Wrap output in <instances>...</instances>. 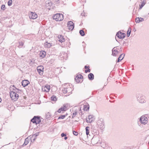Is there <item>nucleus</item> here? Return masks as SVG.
Returning a JSON list of instances; mask_svg holds the SVG:
<instances>
[{
  "label": "nucleus",
  "mask_w": 149,
  "mask_h": 149,
  "mask_svg": "<svg viewBox=\"0 0 149 149\" xmlns=\"http://www.w3.org/2000/svg\"><path fill=\"white\" fill-rule=\"evenodd\" d=\"M86 122L88 123H91L93 122V120H87V119H86Z\"/></svg>",
  "instance_id": "obj_46"
},
{
  "label": "nucleus",
  "mask_w": 149,
  "mask_h": 149,
  "mask_svg": "<svg viewBox=\"0 0 149 149\" xmlns=\"http://www.w3.org/2000/svg\"><path fill=\"white\" fill-rule=\"evenodd\" d=\"M13 3L12 0H9L8 2V4L9 6H10L12 5Z\"/></svg>",
  "instance_id": "obj_36"
},
{
  "label": "nucleus",
  "mask_w": 149,
  "mask_h": 149,
  "mask_svg": "<svg viewBox=\"0 0 149 149\" xmlns=\"http://www.w3.org/2000/svg\"><path fill=\"white\" fill-rule=\"evenodd\" d=\"M61 107L63 108V109L64 110V111H65L66 110V109L67 108V107L66 106L65 104H64L63 106Z\"/></svg>",
  "instance_id": "obj_41"
},
{
  "label": "nucleus",
  "mask_w": 149,
  "mask_h": 149,
  "mask_svg": "<svg viewBox=\"0 0 149 149\" xmlns=\"http://www.w3.org/2000/svg\"><path fill=\"white\" fill-rule=\"evenodd\" d=\"M116 41L117 42H118V40L116 39Z\"/></svg>",
  "instance_id": "obj_63"
},
{
  "label": "nucleus",
  "mask_w": 149,
  "mask_h": 149,
  "mask_svg": "<svg viewBox=\"0 0 149 149\" xmlns=\"http://www.w3.org/2000/svg\"><path fill=\"white\" fill-rule=\"evenodd\" d=\"M57 98L56 96L53 95L51 97V100L52 101H56L57 100Z\"/></svg>",
  "instance_id": "obj_23"
},
{
  "label": "nucleus",
  "mask_w": 149,
  "mask_h": 149,
  "mask_svg": "<svg viewBox=\"0 0 149 149\" xmlns=\"http://www.w3.org/2000/svg\"><path fill=\"white\" fill-rule=\"evenodd\" d=\"M141 1L142 2H145V0H141Z\"/></svg>",
  "instance_id": "obj_59"
},
{
  "label": "nucleus",
  "mask_w": 149,
  "mask_h": 149,
  "mask_svg": "<svg viewBox=\"0 0 149 149\" xmlns=\"http://www.w3.org/2000/svg\"><path fill=\"white\" fill-rule=\"evenodd\" d=\"M92 133L93 134H94V135H98L99 134L98 131L96 129H93L92 130Z\"/></svg>",
  "instance_id": "obj_20"
},
{
  "label": "nucleus",
  "mask_w": 149,
  "mask_h": 149,
  "mask_svg": "<svg viewBox=\"0 0 149 149\" xmlns=\"http://www.w3.org/2000/svg\"><path fill=\"white\" fill-rule=\"evenodd\" d=\"M125 54H122L119 56L117 59L116 61V63H118L120 61L124 58Z\"/></svg>",
  "instance_id": "obj_12"
},
{
  "label": "nucleus",
  "mask_w": 149,
  "mask_h": 149,
  "mask_svg": "<svg viewBox=\"0 0 149 149\" xmlns=\"http://www.w3.org/2000/svg\"><path fill=\"white\" fill-rule=\"evenodd\" d=\"M6 8L5 5L4 4H3L1 6V9L4 11L5 10Z\"/></svg>",
  "instance_id": "obj_38"
},
{
  "label": "nucleus",
  "mask_w": 149,
  "mask_h": 149,
  "mask_svg": "<svg viewBox=\"0 0 149 149\" xmlns=\"http://www.w3.org/2000/svg\"><path fill=\"white\" fill-rule=\"evenodd\" d=\"M131 29L130 27H129L127 31V37H129L130 36V34L131 33Z\"/></svg>",
  "instance_id": "obj_24"
},
{
  "label": "nucleus",
  "mask_w": 149,
  "mask_h": 149,
  "mask_svg": "<svg viewBox=\"0 0 149 149\" xmlns=\"http://www.w3.org/2000/svg\"><path fill=\"white\" fill-rule=\"evenodd\" d=\"M40 132H36L33 135L32 137H33V136H35L34 138L33 139V141H34L36 140V137L39 135V134L40 133Z\"/></svg>",
  "instance_id": "obj_21"
},
{
  "label": "nucleus",
  "mask_w": 149,
  "mask_h": 149,
  "mask_svg": "<svg viewBox=\"0 0 149 149\" xmlns=\"http://www.w3.org/2000/svg\"><path fill=\"white\" fill-rule=\"evenodd\" d=\"M81 15L85 16V13H81Z\"/></svg>",
  "instance_id": "obj_53"
},
{
  "label": "nucleus",
  "mask_w": 149,
  "mask_h": 149,
  "mask_svg": "<svg viewBox=\"0 0 149 149\" xmlns=\"http://www.w3.org/2000/svg\"><path fill=\"white\" fill-rule=\"evenodd\" d=\"M79 111L80 112V113H80V114H81L82 115V112L81 111V108H80V109H79Z\"/></svg>",
  "instance_id": "obj_52"
},
{
  "label": "nucleus",
  "mask_w": 149,
  "mask_h": 149,
  "mask_svg": "<svg viewBox=\"0 0 149 149\" xmlns=\"http://www.w3.org/2000/svg\"><path fill=\"white\" fill-rule=\"evenodd\" d=\"M67 139H68V137L66 136H64V139L65 140H66Z\"/></svg>",
  "instance_id": "obj_56"
},
{
  "label": "nucleus",
  "mask_w": 149,
  "mask_h": 149,
  "mask_svg": "<svg viewBox=\"0 0 149 149\" xmlns=\"http://www.w3.org/2000/svg\"><path fill=\"white\" fill-rule=\"evenodd\" d=\"M33 137H31L30 138V140H31V142L33 143L34 141H33Z\"/></svg>",
  "instance_id": "obj_48"
},
{
  "label": "nucleus",
  "mask_w": 149,
  "mask_h": 149,
  "mask_svg": "<svg viewBox=\"0 0 149 149\" xmlns=\"http://www.w3.org/2000/svg\"><path fill=\"white\" fill-rule=\"evenodd\" d=\"M91 71V70L89 68L87 70H85V73H87V72H89Z\"/></svg>",
  "instance_id": "obj_45"
},
{
  "label": "nucleus",
  "mask_w": 149,
  "mask_h": 149,
  "mask_svg": "<svg viewBox=\"0 0 149 149\" xmlns=\"http://www.w3.org/2000/svg\"><path fill=\"white\" fill-rule=\"evenodd\" d=\"M29 16L30 19H35L38 17V15L35 12H31Z\"/></svg>",
  "instance_id": "obj_8"
},
{
  "label": "nucleus",
  "mask_w": 149,
  "mask_h": 149,
  "mask_svg": "<svg viewBox=\"0 0 149 149\" xmlns=\"http://www.w3.org/2000/svg\"><path fill=\"white\" fill-rule=\"evenodd\" d=\"M146 2H142L141 3V4L139 5V9H141L145 5V4H146Z\"/></svg>",
  "instance_id": "obj_28"
},
{
  "label": "nucleus",
  "mask_w": 149,
  "mask_h": 149,
  "mask_svg": "<svg viewBox=\"0 0 149 149\" xmlns=\"http://www.w3.org/2000/svg\"><path fill=\"white\" fill-rule=\"evenodd\" d=\"M122 51V47H120V51H118L119 53H121Z\"/></svg>",
  "instance_id": "obj_50"
},
{
  "label": "nucleus",
  "mask_w": 149,
  "mask_h": 149,
  "mask_svg": "<svg viewBox=\"0 0 149 149\" xmlns=\"http://www.w3.org/2000/svg\"><path fill=\"white\" fill-rule=\"evenodd\" d=\"M86 135L88 136L89 134L90 127L88 126H86L85 128Z\"/></svg>",
  "instance_id": "obj_22"
},
{
  "label": "nucleus",
  "mask_w": 149,
  "mask_h": 149,
  "mask_svg": "<svg viewBox=\"0 0 149 149\" xmlns=\"http://www.w3.org/2000/svg\"><path fill=\"white\" fill-rule=\"evenodd\" d=\"M44 68L42 65H40L37 67V69L38 72L40 75H42Z\"/></svg>",
  "instance_id": "obj_9"
},
{
  "label": "nucleus",
  "mask_w": 149,
  "mask_h": 149,
  "mask_svg": "<svg viewBox=\"0 0 149 149\" xmlns=\"http://www.w3.org/2000/svg\"><path fill=\"white\" fill-rule=\"evenodd\" d=\"M91 129L92 130H93V129H95V127L94 126H92L91 128Z\"/></svg>",
  "instance_id": "obj_54"
},
{
  "label": "nucleus",
  "mask_w": 149,
  "mask_h": 149,
  "mask_svg": "<svg viewBox=\"0 0 149 149\" xmlns=\"http://www.w3.org/2000/svg\"><path fill=\"white\" fill-rule=\"evenodd\" d=\"M29 139H28V137H27L26 138L25 140L24 141V145H27L28 143H29Z\"/></svg>",
  "instance_id": "obj_32"
},
{
  "label": "nucleus",
  "mask_w": 149,
  "mask_h": 149,
  "mask_svg": "<svg viewBox=\"0 0 149 149\" xmlns=\"http://www.w3.org/2000/svg\"><path fill=\"white\" fill-rule=\"evenodd\" d=\"M52 18L56 21H60L63 19V15L61 13H56L53 16Z\"/></svg>",
  "instance_id": "obj_2"
},
{
  "label": "nucleus",
  "mask_w": 149,
  "mask_h": 149,
  "mask_svg": "<svg viewBox=\"0 0 149 149\" xmlns=\"http://www.w3.org/2000/svg\"><path fill=\"white\" fill-rule=\"evenodd\" d=\"M75 121V122H77V120H75V121Z\"/></svg>",
  "instance_id": "obj_64"
},
{
  "label": "nucleus",
  "mask_w": 149,
  "mask_h": 149,
  "mask_svg": "<svg viewBox=\"0 0 149 149\" xmlns=\"http://www.w3.org/2000/svg\"><path fill=\"white\" fill-rule=\"evenodd\" d=\"M46 54V52L45 51H41L40 53V56L42 58H44Z\"/></svg>",
  "instance_id": "obj_15"
},
{
  "label": "nucleus",
  "mask_w": 149,
  "mask_h": 149,
  "mask_svg": "<svg viewBox=\"0 0 149 149\" xmlns=\"http://www.w3.org/2000/svg\"><path fill=\"white\" fill-rule=\"evenodd\" d=\"M58 39H59V40H58V41L61 42H63L65 41V39L64 36L61 35H60L59 36H58Z\"/></svg>",
  "instance_id": "obj_18"
},
{
  "label": "nucleus",
  "mask_w": 149,
  "mask_h": 149,
  "mask_svg": "<svg viewBox=\"0 0 149 149\" xmlns=\"http://www.w3.org/2000/svg\"><path fill=\"white\" fill-rule=\"evenodd\" d=\"M144 20L143 18L141 17H137L135 19V22L137 23H139L143 21Z\"/></svg>",
  "instance_id": "obj_16"
},
{
  "label": "nucleus",
  "mask_w": 149,
  "mask_h": 149,
  "mask_svg": "<svg viewBox=\"0 0 149 149\" xmlns=\"http://www.w3.org/2000/svg\"><path fill=\"white\" fill-rule=\"evenodd\" d=\"M10 95L12 100L14 101H16L19 98L18 95L15 92L10 91Z\"/></svg>",
  "instance_id": "obj_3"
},
{
  "label": "nucleus",
  "mask_w": 149,
  "mask_h": 149,
  "mask_svg": "<svg viewBox=\"0 0 149 149\" xmlns=\"http://www.w3.org/2000/svg\"><path fill=\"white\" fill-rule=\"evenodd\" d=\"M26 145H24V143L22 145V146H25Z\"/></svg>",
  "instance_id": "obj_60"
},
{
  "label": "nucleus",
  "mask_w": 149,
  "mask_h": 149,
  "mask_svg": "<svg viewBox=\"0 0 149 149\" xmlns=\"http://www.w3.org/2000/svg\"><path fill=\"white\" fill-rule=\"evenodd\" d=\"M80 79L79 78L78 76H77L75 78V80L77 83L80 82Z\"/></svg>",
  "instance_id": "obj_31"
},
{
  "label": "nucleus",
  "mask_w": 149,
  "mask_h": 149,
  "mask_svg": "<svg viewBox=\"0 0 149 149\" xmlns=\"http://www.w3.org/2000/svg\"><path fill=\"white\" fill-rule=\"evenodd\" d=\"M21 91H22L21 90L19 89L18 88H17V90L15 92V93H21Z\"/></svg>",
  "instance_id": "obj_42"
},
{
  "label": "nucleus",
  "mask_w": 149,
  "mask_h": 149,
  "mask_svg": "<svg viewBox=\"0 0 149 149\" xmlns=\"http://www.w3.org/2000/svg\"><path fill=\"white\" fill-rule=\"evenodd\" d=\"M19 45L18 46V47L19 48H21L24 45V41L23 40H19L18 41Z\"/></svg>",
  "instance_id": "obj_17"
},
{
  "label": "nucleus",
  "mask_w": 149,
  "mask_h": 149,
  "mask_svg": "<svg viewBox=\"0 0 149 149\" xmlns=\"http://www.w3.org/2000/svg\"><path fill=\"white\" fill-rule=\"evenodd\" d=\"M146 100L142 97L141 99V100H139V102L140 103H143L145 102Z\"/></svg>",
  "instance_id": "obj_35"
},
{
  "label": "nucleus",
  "mask_w": 149,
  "mask_h": 149,
  "mask_svg": "<svg viewBox=\"0 0 149 149\" xmlns=\"http://www.w3.org/2000/svg\"><path fill=\"white\" fill-rule=\"evenodd\" d=\"M77 76H78L79 77V78L81 79H82L83 78V76L81 74H79V75H78Z\"/></svg>",
  "instance_id": "obj_44"
},
{
  "label": "nucleus",
  "mask_w": 149,
  "mask_h": 149,
  "mask_svg": "<svg viewBox=\"0 0 149 149\" xmlns=\"http://www.w3.org/2000/svg\"><path fill=\"white\" fill-rule=\"evenodd\" d=\"M22 85L24 87L28 86L29 84V81L27 80H24L22 81Z\"/></svg>",
  "instance_id": "obj_11"
},
{
  "label": "nucleus",
  "mask_w": 149,
  "mask_h": 149,
  "mask_svg": "<svg viewBox=\"0 0 149 149\" xmlns=\"http://www.w3.org/2000/svg\"><path fill=\"white\" fill-rule=\"evenodd\" d=\"M50 89V86L49 85H48L47 84L45 85L44 86L42 87V91L45 92H48Z\"/></svg>",
  "instance_id": "obj_10"
},
{
  "label": "nucleus",
  "mask_w": 149,
  "mask_h": 149,
  "mask_svg": "<svg viewBox=\"0 0 149 149\" xmlns=\"http://www.w3.org/2000/svg\"><path fill=\"white\" fill-rule=\"evenodd\" d=\"M67 26L68 29L71 31L72 30L74 27V25L73 22L72 21H68L67 23Z\"/></svg>",
  "instance_id": "obj_5"
},
{
  "label": "nucleus",
  "mask_w": 149,
  "mask_h": 149,
  "mask_svg": "<svg viewBox=\"0 0 149 149\" xmlns=\"http://www.w3.org/2000/svg\"><path fill=\"white\" fill-rule=\"evenodd\" d=\"M67 136V134L66 133H62L61 135V136L62 137H63Z\"/></svg>",
  "instance_id": "obj_43"
},
{
  "label": "nucleus",
  "mask_w": 149,
  "mask_h": 149,
  "mask_svg": "<svg viewBox=\"0 0 149 149\" xmlns=\"http://www.w3.org/2000/svg\"><path fill=\"white\" fill-rule=\"evenodd\" d=\"M90 106L89 104L87 103H86L84 105L83 110L86 111H88L89 110Z\"/></svg>",
  "instance_id": "obj_14"
},
{
  "label": "nucleus",
  "mask_w": 149,
  "mask_h": 149,
  "mask_svg": "<svg viewBox=\"0 0 149 149\" xmlns=\"http://www.w3.org/2000/svg\"><path fill=\"white\" fill-rule=\"evenodd\" d=\"M1 98L0 97V102H1Z\"/></svg>",
  "instance_id": "obj_61"
},
{
  "label": "nucleus",
  "mask_w": 149,
  "mask_h": 149,
  "mask_svg": "<svg viewBox=\"0 0 149 149\" xmlns=\"http://www.w3.org/2000/svg\"><path fill=\"white\" fill-rule=\"evenodd\" d=\"M56 1L58 3H60L59 0H56Z\"/></svg>",
  "instance_id": "obj_55"
},
{
  "label": "nucleus",
  "mask_w": 149,
  "mask_h": 149,
  "mask_svg": "<svg viewBox=\"0 0 149 149\" xmlns=\"http://www.w3.org/2000/svg\"><path fill=\"white\" fill-rule=\"evenodd\" d=\"M79 33L81 36H84L85 35V33L84 31L82 29L79 30Z\"/></svg>",
  "instance_id": "obj_26"
},
{
  "label": "nucleus",
  "mask_w": 149,
  "mask_h": 149,
  "mask_svg": "<svg viewBox=\"0 0 149 149\" xmlns=\"http://www.w3.org/2000/svg\"><path fill=\"white\" fill-rule=\"evenodd\" d=\"M107 84V83H105V84H104V87L106 86Z\"/></svg>",
  "instance_id": "obj_58"
},
{
  "label": "nucleus",
  "mask_w": 149,
  "mask_h": 149,
  "mask_svg": "<svg viewBox=\"0 0 149 149\" xmlns=\"http://www.w3.org/2000/svg\"><path fill=\"white\" fill-rule=\"evenodd\" d=\"M88 119L90 120L91 119H93L94 116L93 115H89L88 116Z\"/></svg>",
  "instance_id": "obj_37"
},
{
  "label": "nucleus",
  "mask_w": 149,
  "mask_h": 149,
  "mask_svg": "<svg viewBox=\"0 0 149 149\" xmlns=\"http://www.w3.org/2000/svg\"><path fill=\"white\" fill-rule=\"evenodd\" d=\"M139 121L141 124L145 125L148 123V118L145 116H142L140 118Z\"/></svg>",
  "instance_id": "obj_6"
},
{
  "label": "nucleus",
  "mask_w": 149,
  "mask_h": 149,
  "mask_svg": "<svg viewBox=\"0 0 149 149\" xmlns=\"http://www.w3.org/2000/svg\"><path fill=\"white\" fill-rule=\"evenodd\" d=\"M72 133L75 136H77L78 134V133L77 132L75 131L74 130H72Z\"/></svg>",
  "instance_id": "obj_40"
},
{
  "label": "nucleus",
  "mask_w": 149,
  "mask_h": 149,
  "mask_svg": "<svg viewBox=\"0 0 149 149\" xmlns=\"http://www.w3.org/2000/svg\"><path fill=\"white\" fill-rule=\"evenodd\" d=\"M10 90H12L11 89L12 88L13 90V91H16L17 90V88H16V87H15V86L14 85H13V86H11V87H10Z\"/></svg>",
  "instance_id": "obj_27"
},
{
  "label": "nucleus",
  "mask_w": 149,
  "mask_h": 149,
  "mask_svg": "<svg viewBox=\"0 0 149 149\" xmlns=\"http://www.w3.org/2000/svg\"><path fill=\"white\" fill-rule=\"evenodd\" d=\"M67 115V113H66V115H61L58 117V119H63L65 118V117Z\"/></svg>",
  "instance_id": "obj_29"
},
{
  "label": "nucleus",
  "mask_w": 149,
  "mask_h": 149,
  "mask_svg": "<svg viewBox=\"0 0 149 149\" xmlns=\"http://www.w3.org/2000/svg\"><path fill=\"white\" fill-rule=\"evenodd\" d=\"M52 43H51L49 42V43L48 45H47V46H46V47H47V48H49L50 47H51V46H52Z\"/></svg>",
  "instance_id": "obj_39"
},
{
  "label": "nucleus",
  "mask_w": 149,
  "mask_h": 149,
  "mask_svg": "<svg viewBox=\"0 0 149 149\" xmlns=\"http://www.w3.org/2000/svg\"><path fill=\"white\" fill-rule=\"evenodd\" d=\"M65 111L63 107H61L57 111V112L58 113H61V111Z\"/></svg>",
  "instance_id": "obj_33"
},
{
  "label": "nucleus",
  "mask_w": 149,
  "mask_h": 149,
  "mask_svg": "<svg viewBox=\"0 0 149 149\" xmlns=\"http://www.w3.org/2000/svg\"><path fill=\"white\" fill-rule=\"evenodd\" d=\"M57 111H56L55 112L54 114L56 115L58 113Z\"/></svg>",
  "instance_id": "obj_57"
},
{
  "label": "nucleus",
  "mask_w": 149,
  "mask_h": 149,
  "mask_svg": "<svg viewBox=\"0 0 149 149\" xmlns=\"http://www.w3.org/2000/svg\"><path fill=\"white\" fill-rule=\"evenodd\" d=\"M116 47H114L112 49V55L113 56H116L119 54V52L116 49H115Z\"/></svg>",
  "instance_id": "obj_13"
},
{
  "label": "nucleus",
  "mask_w": 149,
  "mask_h": 149,
  "mask_svg": "<svg viewBox=\"0 0 149 149\" xmlns=\"http://www.w3.org/2000/svg\"><path fill=\"white\" fill-rule=\"evenodd\" d=\"M51 115L49 112H47L46 114V119L49 120V119L51 117Z\"/></svg>",
  "instance_id": "obj_25"
},
{
  "label": "nucleus",
  "mask_w": 149,
  "mask_h": 149,
  "mask_svg": "<svg viewBox=\"0 0 149 149\" xmlns=\"http://www.w3.org/2000/svg\"><path fill=\"white\" fill-rule=\"evenodd\" d=\"M67 88H63L62 89V92L64 93H66L68 92Z\"/></svg>",
  "instance_id": "obj_34"
},
{
  "label": "nucleus",
  "mask_w": 149,
  "mask_h": 149,
  "mask_svg": "<svg viewBox=\"0 0 149 149\" xmlns=\"http://www.w3.org/2000/svg\"><path fill=\"white\" fill-rule=\"evenodd\" d=\"M90 67L89 66H87V65H85L84 67V68L85 69H88Z\"/></svg>",
  "instance_id": "obj_51"
},
{
  "label": "nucleus",
  "mask_w": 149,
  "mask_h": 149,
  "mask_svg": "<svg viewBox=\"0 0 149 149\" xmlns=\"http://www.w3.org/2000/svg\"><path fill=\"white\" fill-rule=\"evenodd\" d=\"M88 77L90 80H92L94 79V74L93 73H90L88 74Z\"/></svg>",
  "instance_id": "obj_19"
},
{
  "label": "nucleus",
  "mask_w": 149,
  "mask_h": 149,
  "mask_svg": "<svg viewBox=\"0 0 149 149\" xmlns=\"http://www.w3.org/2000/svg\"><path fill=\"white\" fill-rule=\"evenodd\" d=\"M49 43V42H48L47 41L45 42L44 45H45V47H46V46H47V45H48Z\"/></svg>",
  "instance_id": "obj_47"
},
{
  "label": "nucleus",
  "mask_w": 149,
  "mask_h": 149,
  "mask_svg": "<svg viewBox=\"0 0 149 149\" xmlns=\"http://www.w3.org/2000/svg\"><path fill=\"white\" fill-rule=\"evenodd\" d=\"M142 97H138L137 98V100L139 102V100H141V99Z\"/></svg>",
  "instance_id": "obj_49"
},
{
  "label": "nucleus",
  "mask_w": 149,
  "mask_h": 149,
  "mask_svg": "<svg viewBox=\"0 0 149 149\" xmlns=\"http://www.w3.org/2000/svg\"><path fill=\"white\" fill-rule=\"evenodd\" d=\"M97 125L99 127L101 130H103L104 128V122L101 120H98L97 122Z\"/></svg>",
  "instance_id": "obj_7"
},
{
  "label": "nucleus",
  "mask_w": 149,
  "mask_h": 149,
  "mask_svg": "<svg viewBox=\"0 0 149 149\" xmlns=\"http://www.w3.org/2000/svg\"><path fill=\"white\" fill-rule=\"evenodd\" d=\"M126 35L125 33H122L121 31H119L116 34V36H117L121 40L123 39L126 36Z\"/></svg>",
  "instance_id": "obj_4"
},
{
  "label": "nucleus",
  "mask_w": 149,
  "mask_h": 149,
  "mask_svg": "<svg viewBox=\"0 0 149 149\" xmlns=\"http://www.w3.org/2000/svg\"><path fill=\"white\" fill-rule=\"evenodd\" d=\"M41 119H43L39 116H34L30 120L31 122L37 125L39 124L41 121Z\"/></svg>",
  "instance_id": "obj_1"
},
{
  "label": "nucleus",
  "mask_w": 149,
  "mask_h": 149,
  "mask_svg": "<svg viewBox=\"0 0 149 149\" xmlns=\"http://www.w3.org/2000/svg\"><path fill=\"white\" fill-rule=\"evenodd\" d=\"M133 31H136V30L135 29H134Z\"/></svg>",
  "instance_id": "obj_62"
},
{
  "label": "nucleus",
  "mask_w": 149,
  "mask_h": 149,
  "mask_svg": "<svg viewBox=\"0 0 149 149\" xmlns=\"http://www.w3.org/2000/svg\"><path fill=\"white\" fill-rule=\"evenodd\" d=\"M77 110H75V111H74L73 113H72V118H74L75 116L77 115Z\"/></svg>",
  "instance_id": "obj_30"
}]
</instances>
